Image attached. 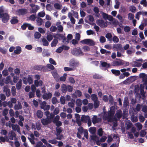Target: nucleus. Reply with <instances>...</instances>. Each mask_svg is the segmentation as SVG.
Instances as JSON below:
<instances>
[{"label":"nucleus","instance_id":"10","mask_svg":"<svg viewBox=\"0 0 147 147\" xmlns=\"http://www.w3.org/2000/svg\"><path fill=\"white\" fill-rule=\"evenodd\" d=\"M41 122L44 125H46L50 124L51 122V118L48 117L47 118H42L41 119Z\"/></svg>","mask_w":147,"mask_h":147},{"label":"nucleus","instance_id":"19","mask_svg":"<svg viewBox=\"0 0 147 147\" xmlns=\"http://www.w3.org/2000/svg\"><path fill=\"white\" fill-rule=\"evenodd\" d=\"M18 22L17 17L15 16L12 17V19L10 20L11 23L13 24H17Z\"/></svg>","mask_w":147,"mask_h":147},{"label":"nucleus","instance_id":"64","mask_svg":"<svg viewBox=\"0 0 147 147\" xmlns=\"http://www.w3.org/2000/svg\"><path fill=\"white\" fill-rule=\"evenodd\" d=\"M47 66L48 69H49L51 70H53L55 68L54 66L51 64H47Z\"/></svg>","mask_w":147,"mask_h":147},{"label":"nucleus","instance_id":"11","mask_svg":"<svg viewBox=\"0 0 147 147\" xmlns=\"http://www.w3.org/2000/svg\"><path fill=\"white\" fill-rule=\"evenodd\" d=\"M96 23L99 26L101 27H106L107 26V23L102 20H98L96 21Z\"/></svg>","mask_w":147,"mask_h":147},{"label":"nucleus","instance_id":"38","mask_svg":"<svg viewBox=\"0 0 147 147\" xmlns=\"http://www.w3.org/2000/svg\"><path fill=\"white\" fill-rule=\"evenodd\" d=\"M91 99L93 101H96L98 100V97L97 95L95 94H92L91 95Z\"/></svg>","mask_w":147,"mask_h":147},{"label":"nucleus","instance_id":"1","mask_svg":"<svg viewBox=\"0 0 147 147\" xmlns=\"http://www.w3.org/2000/svg\"><path fill=\"white\" fill-rule=\"evenodd\" d=\"M115 112V110L112 109V107H111L110 111L104 113L103 117V119L105 120H107L109 122L114 121H117V120L116 118L113 117Z\"/></svg>","mask_w":147,"mask_h":147},{"label":"nucleus","instance_id":"23","mask_svg":"<svg viewBox=\"0 0 147 147\" xmlns=\"http://www.w3.org/2000/svg\"><path fill=\"white\" fill-rule=\"evenodd\" d=\"M14 109L15 110H18L22 109V106L20 102L18 101L17 104L15 105Z\"/></svg>","mask_w":147,"mask_h":147},{"label":"nucleus","instance_id":"18","mask_svg":"<svg viewBox=\"0 0 147 147\" xmlns=\"http://www.w3.org/2000/svg\"><path fill=\"white\" fill-rule=\"evenodd\" d=\"M12 129L14 131H17L18 133H20V128L19 126L17 124L12 125Z\"/></svg>","mask_w":147,"mask_h":147},{"label":"nucleus","instance_id":"60","mask_svg":"<svg viewBox=\"0 0 147 147\" xmlns=\"http://www.w3.org/2000/svg\"><path fill=\"white\" fill-rule=\"evenodd\" d=\"M112 39L114 43L118 42L119 40L118 38L115 36H114L113 37V39Z\"/></svg>","mask_w":147,"mask_h":147},{"label":"nucleus","instance_id":"28","mask_svg":"<svg viewBox=\"0 0 147 147\" xmlns=\"http://www.w3.org/2000/svg\"><path fill=\"white\" fill-rule=\"evenodd\" d=\"M21 51V48L19 46L17 47L16 49L14 51V53L16 54H20Z\"/></svg>","mask_w":147,"mask_h":147},{"label":"nucleus","instance_id":"30","mask_svg":"<svg viewBox=\"0 0 147 147\" xmlns=\"http://www.w3.org/2000/svg\"><path fill=\"white\" fill-rule=\"evenodd\" d=\"M10 82H11V85H13V84H12V82L11 81L10 76H8L6 78L4 82L5 84H7Z\"/></svg>","mask_w":147,"mask_h":147},{"label":"nucleus","instance_id":"47","mask_svg":"<svg viewBox=\"0 0 147 147\" xmlns=\"http://www.w3.org/2000/svg\"><path fill=\"white\" fill-rule=\"evenodd\" d=\"M41 34L39 32H36L34 33V36L35 38L38 39L41 36Z\"/></svg>","mask_w":147,"mask_h":147},{"label":"nucleus","instance_id":"48","mask_svg":"<svg viewBox=\"0 0 147 147\" xmlns=\"http://www.w3.org/2000/svg\"><path fill=\"white\" fill-rule=\"evenodd\" d=\"M56 139L58 140H61L63 137L62 134H56Z\"/></svg>","mask_w":147,"mask_h":147},{"label":"nucleus","instance_id":"63","mask_svg":"<svg viewBox=\"0 0 147 147\" xmlns=\"http://www.w3.org/2000/svg\"><path fill=\"white\" fill-rule=\"evenodd\" d=\"M42 67V65H41L35 66L34 67V69L36 70H40L41 71Z\"/></svg>","mask_w":147,"mask_h":147},{"label":"nucleus","instance_id":"55","mask_svg":"<svg viewBox=\"0 0 147 147\" xmlns=\"http://www.w3.org/2000/svg\"><path fill=\"white\" fill-rule=\"evenodd\" d=\"M48 142L49 143L54 144H56L58 142V141L56 140L55 139L49 140Z\"/></svg>","mask_w":147,"mask_h":147},{"label":"nucleus","instance_id":"5","mask_svg":"<svg viewBox=\"0 0 147 147\" xmlns=\"http://www.w3.org/2000/svg\"><path fill=\"white\" fill-rule=\"evenodd\" d=\"M139 77L140 78H142L144 85L147 86V74L144 73H141L139 75Z\"/></svg>","mask_w":147,"mask_h":147},{"label":"nucleus","instance_id":"62","mask_svg":"<svg viewBox=\"0 0 147 147\" xmlns=\"http://www.w3.org/2000/svg\"><path fill=\"white\" fill-rule=\"evenodd\" d=\"M47 102L45 101H43L40 104V108L41 109H43L46 105Z\"/></svg>","mask_w":147,"mask_h":147},{"label":"nucleus","instance_id":"61","mask_svg":"<svg viewBox=\"0 0 147 147\" xmlns=\"http://www.w3.org/2000/svg\"><path fill=\"white\" fill-rule=\"evenodd\" d=\"M146 132L144 130H142L140 134V136L141 137H144L146 134Z\"/></svg>","mask_w":147,"mask_h":147},{"label":"nucleus","instance_id":"59","mask_svg":"<svg viewBox=\"0 0 147 147\" xmlns=\"http://www.w3.org/2000/svg\"><path fill=\"white\" fill-rule=\"evenodd\" d=\"M142 85H140V93L142 96H145V92H144V90L143 87H142L141 86Z\"/></svg>","mask_w":147,"mask_h":147},{"label":"nucleus","instance_id":"45","mask_svg":"<svg viewBox=\"0 0 147 147\" xmlns=\"http://www.w3.org/2000/svg\"><path fill=\"white\" fill-rule=\"evenodd\" d=\"M128 100L127 98H125L124 99L123 102V105L124 107H127L128 105Z\"/></svg>","mask_w":147,"mask_h":147},{"label":"nucleus","instance_id":"9","mask_svg":"<svg viewBox=\"0 0 147 147\" xmlns=\"http://www.w3.org/2000/svg\"><path fill=\"white\" fill-rule=\"evenodd\" d=\"M84 131L83 128L80 126L78 129V132L77 133V137L79 139H80L82 138L81 135L83 134V133Z\"/></svg>","mask_w":147,"mask_h":147},{"label":"nucleus","instance_id":"2","mask_svg":"<svg viewBox=\"0 0 147 147\" xmlns=\"http://www.w3.org/2000/svg\"><path fill=\"white\" fill-rule=\"evenodd\" d=\"M10 16L8 13L4 12L3 9H0V18L1 19L2 22L5 23L9 21Z\"/></svg>","mask_w":147,"mask_h":147},{"label":"nucleus","instance_id":"31","mask_svg":"<svg viewBox=\"0 0 147 147\" xmlns=\"http://www.w3.org/2000/svg\"><path fill=\"white\" fill-rule=\"evenodd\" d=\"M89 131L92 135L95 134L96 128L95 127H91L90 128Z\"/></svg>","mask_w":147,"mask_h":147},{"label":"nucleus","instance_id":"52","mask_svg":"<svg viewBox=\"0 0 147 147\" xmlns=\"http://www.w3.org/2000/svg\"><path fill=\"white\" fill-rule=\"evenodd\" d=\"M52 7L49 4H47L46 6V9L47 10L51 11L52 10Z\"/></svg>","mask_w":147,"mask_h":147},{"label":"nucleus","instance_id":"12","mask_svg":"<svg viewBox=\"0 0 147 147\" xmlns=\"http://www.w3.org/2000/svg\"><path fill=\"white\" fill-rule=\"evenodd\" d=\"M52 96V94L50 92H49L48 93L46 92L45 93L43 94L42 95V97L45 100H48L49 99L51 98Z\"/></svg>","mask_w":147,"mask_h":147},{"label":"nucleus","instance_id":"22","mask_svg":"<svg viewBox=\"0 0 147 147\" xmlns=\"http://www.w3.org/2000/svg\"><path fill=\"white\" fill-rule=\"evenodd\" d=\"M61 90L63 93H65L67 91V86L65 84H63L61 87Z\"/></svg>","mask_w":147,"mask_h":147},{"label":"nucleus","instance_id":"53","mask_svg":"<svg viewBox=\"0 0 147 147\" xmlns=\"http://www.w3.org/2000/svg\"><path fill=\"white\" fill-rule=\"evenodd\" d=\"M41 71H43L44 72H46L48 71V69H47V66H43L42 65V67H41Z\"/></svg>","mask_w":147,"mask_h":147},{"label":"nucleus","instance_id":"56","mask_svg":"<svg viewBox=\"0 0 147 147\" xmlns=\"http://www.w3.org/2000/svg\"><path fill=\"white\" fill-rule=\"evenodd\" d=\"M73 90V88L72 86L70 85L67 86V91L68 92H71Z\"/></svg>","mask_w":147,"mask_h":147},{"label":"nucleus","instance_id":"51","mask_svg":"<svg viewBox=\"0 0 147 147\" xmlns=\"http://www.w3.org/2000/svg\"><path fill=\"white\" fill-rule=\"evenodd\" d=\"M142 107V105L140 104H138L137 105L135 109L138 112H139L140 109Z\"/></svg>","mask_w":147,"mask_h":147},{"label":"nucleus","instance_id":"43","mask_svg":"<svg viewBox=\"0 0 147 147\" xmlns=\"http://www.w3.org/2000/svg\"><path fill=\"white\" fill-rule=\"evenodd\" d=\"M11 92L13 96H14L16 95V88L15 86H13L12 87Z\"/></svg>","mask_w":147,"mask_h":147},{"label":"nucleus","instance_id":"3","mask_svg":"<svg viewBox=\"0 0 147 147\" xmlns=\"http://www.w3.org/2000/svg\"><path fill=\"white\" fill-rule=\"evenodd\" d=\"M32 75H28V78L24 77L23 78L22 80L23 83L25 84H27L28 82L29 84H31L33 83V79Z\"/></svg>","mask_w":147,"mask_h":147},{"label":"nucleus","instance_id":"39","mask_svg":"<svg viewBox=\"0 0 147 147\" xmlns=\"http://www.w3.org/2000/svg\"><path fill=\"white\" fill-rule=\"evenodd\" d=\"M129 47V45L127 44L125 45L123 48L122 47L121 52L124 53L125 52V50L128 49Z\"/></svg>","mask_w":147,"mask_h":147},{"label":"nucleus","instance_id":"49","mask_svg":"<svg viewBox=\"0 0 147 147\" xmlns=\"http://www.w3.org/2000/svg\"><path fill=\"white\" fill-rule=\"evenodd\" d=\"M36 17L35 15L32 14L31 15L29 18L28 19L29 20L34 21L36 18Z\"/></svg>","mask_w":147,"mask_h":147},{"label":"nucleus","instance_id":"50","mask_svg":"<svg viewBox=\"0 0 147 147\" xmlns=\"http://www.w3.org/2000/svg\"><path fill=\"white\" fill-rule=\"evenodd\" d=\"M56 134H61L62 131V128L61 127H57L56 128Z\"/></svg>","mask_w":147,"mask_h":147},{"label":"nucleus","instance_id":"24","mask_svg":"<svg viewBox=\"0 0 147 147\" xmlns=\"http://www.w3.org/2000/svg\"><path fill=\"white\" fill-rule=\"evenodd\" d=\"M22 86V80L20 79L16 84V88L18 90L20 89Z\"/></svg>","mask_w":147,"mask_h":147},{"label":"nucleus","instance_id":"33","mask_svg":"<svg viewBox=\"0 0 147 147\" xmlns=\"http://www.w3.org/2000/svg\"><path fill=\"white\" fill-rule=\"evenodd\" d=\"M93 78L94 79H100L102 78V77L98 74H95L93 76Z\"/></svg>","mask_w":147,"mask_h":147},{"label":"nucleus","instance_id":"35","mask_svg":"<svg viewBox=\"0 0 147 147\" xmlns=\"http://www.w3.org/2000/svg\"><path fill=\"white\" fill-rule=\"evenodd\" d=\"M111 42L112 40V39L111 38L112 35L111 33H107L105 36Z\"/></svg>","mask_w":147,"mask_h":147},{"label":"nucleus","instance_id":"42","mask_svg":"<svg viewBox=\"0 0 147 147\" xmlns=\"http://www.w3.org/2000/svg\"><path fill=\"white\" fill-rule=\"evenodd\" d=\"M94 108L95 109L98 108L99 105V101L98 100H97L96 101H94Z\"/></svg>","mask_w":147,"mask_h":147},{"label":"nucleus","instance_id":"4","mask_svg":"<svg viewBox=\"0 0 147 147\" xmlns=\"http://www.w3.org/2000/svg\"><path fill=\"white\" fill-rule=\"evenodd\" d=\"M79 63L78 61H76L74 59H71L69 61V66L71 68H73L74 70L76 68L78 67L79 65Z\"/></svg>","mask_w":147,"mask_h":147},{"label":"nucleus","instance_id":"8","mask_svg":"<svg viewBox=\"0 0 147 147\" xmlns=\"http://www.w3.org/2000/svg\"><path fill=\"white\" fill-rule=\"evenodd\" d=\"M82 44H85L90 46H93L94 45V42L91 39H85L81 41Z\"/></svg>","mask_w":147,"mask_h":147},{"label":"nucleus","instance_id":"54","mask_svg":"<svg viewBox=\"0 0 147 147\" xmlns=\"http://www.w3.org/2000/svg\"><path fill=\"white\" fill-rule=\"evenodd\" d=\"M86 33L88 35H89L91 34H95V32L93 30H90L86 31Z\"/></svg>","mask_w":147,"mask_h":147},{"label":"nucleus","instance_id":"34","mask_svg":"<svg viewBox=\"0 0 147 147\" xmlns=\"http://www.w3.org/2000/svg\"><path fill=\"white\" fill-rule=\"evenodd\" d=\"M36 21L38 26H40L42 24V19L39 17L37 18Z\"/></svg>","mask_w":147,"mask_h":147},{"label":"nucleus","instance_id":"14","mask_svg":"<svg viewBox=\"0 0 147 147\" xmlns=\"http://www.w3.org/2000/svg\"><path fill=\"white\" fill-rule=\"evenodd\" d=\"M113 48L116 51L120 50L121 52L122 49V45L121 44H114L113 45Z\"/></svg>","mask_w":147,"mask_h":147},{"label":"nucleus","instance_id":"46","mask_svg":"<svg viewBox=\"0 0 147 147\" xmlns=\"http://www.w3.org/2000/svg\"><path fill=\"white\" fill-rule=\"evenodd\" d=\"M84 136L86 138V139H88L89 138L88 132L87 129H85L84 131Z\"/></svg>","mask_w":147,"mask_h":147},{"label":"nucleus","instance_id":"40","mask_svg":"<svg viewBox=\"0 0 147 147\" xmlns=\"http://www.w3.org/2000/svg\"><path fill=\"white\" fill-rule=\"evenodd\" d=\"M103 131L102 128H100L98 130L97 134L99 136L101 137L103 134Z\"/></svg>","mask_w":147,"mask_h":147},{"label":"nucleus","instance_id":"58","mask_svg":"<svg viewBox=\"0 0 147 147\" xmlns=\"http://www.w3.org/2000/svg\"><path fill=\"white\" fill-rule=\"evenodd\" d=\"M76 104L77 106L81 107L82 105L81 100L80 99H77L76 101Z\"/></svg>","mask_w":147,"mask_h":147},{"label":"nucleus","instance_id":"32","mask_svg":"<svg viewBox=\"0 0 147 147\" xmlns=\"http://www.w3.org/2000/svg\"><path fill=\"white\" fill-rule=\"evenodd\" d=\"M58 42V40L57 39H54L51 43L52 47H55Z\"/></svg>","mask_w":147,"mask_h":147},{"label":"nucleus","instance_id":"36","mask_svg":"<svg viewBox=\"0 0 147 147\" xmlns=\"http://www.w3.org/2000/svg\"><path fill=\"white\" fill-rule=\"evenodd\" d=\"M42 41L43 43V46H48L49 45V43L45 38H42Z\"/></svg>","mask_w":147,"mask_h":147},{"label":"nucleus","instance_id":"13","mask_svg":"<svg viewBox=\"0 0 147 147\" xmlns=\"http://www.w3.org/2000/svg\"><path fill=\"white\" fill-rule=\"evenodd\" d=\"M72 53L73 55L78 56L80 54H83L81 50L80 49H74L72 51Z\"/></svg>","mask_w":147,"mask_h":147},{"label":"nucleus","instance_id":"7","mask_svg":"<svg viewBox=\"0 0 147 147\" xmlns=\"http://www.w3.org/2000/svg\"><path fill=\"white\" fill-rule=\"evenodd\" d=\"M27 12V9L24 8H22L18 9L16 11V14L19 16H24L26 14Z\"/></svg>","mask_w":147,"mask_h":147},{"label":"nucleus","instance_id":"16","mask_svg":"<svg viewBox=\"0 0 147 147\" xmlns=\"http://www.w3.org/2000/svg\"><path fill=\"white\" fill-rule=\"evenodd\" d=\"M99 137L96 136V134L90 135V141H92L94 143H95L96 140L98 139Z\"/></svg>","mask_w":147,"mask_h":147},{"label":"nucleus","instance_id":"15","mask_svg":"<svg viewBox=\"0 0 147 147\" xmlns=\"http://www.w3.org/2000/svg\"><path fill=\"white\" fill-rule=\"evenodd\" d=\"M3 92L5 93V94L7 97H9L10 95V90L7 86H4Z\"/></svg>","mask_w":147,"mask_h":147},{"label":"nucleus","instance_id":"41","mask_svg":"<svg viewBox=\"0 0 147 147\" xmlns=\"http://www.w3.org/2000/svg\"><path fill=\"white\" fill-rule=\"evenodd\" d=\"M35 147H46V146L43 145V144L40 141L37 142Z\"/></svg>","mask_w":147,"mask_h":147},{"label":"nucleus","instance_id":"20","mask_svg":"<svg viewBox=\"0 0 147 147\" xmlns=\"http://www.w3.org/2000/svg\"><path fill=\"white\" fill-rule=\"evenodd\" d=\"M122 112L121 109L118 110L115 114V116L118 119H120L122 117Z\"/></svg>","mask_w":147,"mask_h":147},{"label":"nucleus","instance_id":"21","mask_svg":"<svg viewBox=\"0 0 147 147\" xmlns=\"http://www.w3.org/2000/svg\"><path fill=\"white\" fill-rule=\"evenodd\" d=\"M111 71L113 74L116 76H119L120 74V71L119 70L112 69L111 70Z\"/></svg>","mask_w":147,"mask_h":147},{"label":"nucleus","instance_id":"44","mask_svg":"<svg viewBox=\"0 0 147 147\" xmlns=\"http://www.w3.org/2000/svg\"><path fill=\"white\" fill-rule=\"evenodd\" d=\"M115 4L114 5V8L115 9H118L119 7L120 3L119 2L118 0H115Z\"/></svg>","mask_w":147,"mask_h":147},{"label":"nucleus","instance_id":"29","mask_svg":"<svg viewBox=\"0 0 147 147\" xmlns=\"http://www.w3.org/2000/svg\"><path fill=\"white\" fill-rule=\"evenodd\" d=\"M101 65L102 67H105L107 68H109L110 66V64L108 63L105 61L102 62Z\"/></svg>","mask_w":147,"mask_h":147},{"label":"nucleus","instance_id":"57","mask_svg":"<svg viewBox=\"0 0 147 147\" xmlns=\"http://www.w3.org/2000/svg\"><path fill=\"white\" fill-rule=\"evenodd\" d=\"M75 93L76 95L78 97H80L82 96V93L80 90H77L76 91Z\"/></svg>","mask_w":147,"mask_h":147},{"label":"nucleus","instance_id":"25","mask_svg":"<svg viewBox=\"0 0 147 147\" xmlns=\"http://www.w3.org/2000/svg\"><path fill=\"white\" fill-rule=\"evenodd\" d=\"M124 64V63L122 61H114L113 63V66L122 65Z\"/></svg>","mask_w":147,"mask_h":147},{"label":"nucleus","instance_id":"17","mask_svg":"<svg viewBox=\"0 0 147 147\" xmlns=\"http://www.w3.org/2000/svg\"><path fill=\"white\" fill-rule=\"evenodd\" d=\"M90 117L88 115L85 116L84 115H82L81 119V121L83 122L86 123L88 121Z\"/></svg>","mask_w":147,"mask_h":147},{"label":"nucleus","instance_id":"26","mask_svg":"<svg viewBox=\"0 0 147 147\" xmlns=\"http://www.w3.org/2000/svg\"><path fill=\"white\" fill-rule=\"evenodd\" d=\"M99 118H97L96 115L94 116L92 118V121L93 123L94 124H95L99 122Z\"/></svg>","mask_w":147,"mask_h":147},{"label":"nucleus","instance_id":"27","mask_svg":"<svg viewBox=\"0 0 147 147\" xmlns=\"http://www.w3.org/2000/svg\"><path fill=\"white\" fill-rule=\"evenodd\" d=\"M36 115L38 118H41L43 116V112L40 110H38L36 112Z\"/></svg>","mask_w":147,"mask_h":147},{"label":"nucleus","instance_id":"37","mask_svg":"<svg viewBox=\"0 0 147 147\" xmlns=\"http://www.w3.org/2000/svg\"><path fill=\"white\" fill-rule=\"evenodd\" d=\"M67 76V74L65 73L63 74V76H61L60 78V80L61 81L64 82L65 81L66 79V77Z\"/></svg>","mask_w":147,"mask_h":147},{"label":"nucleus","instance_id":"6","mask_svg":"<svg viewBox=\"0 0 147 147\" xmlns=\"http://www.w3.org/2000/svg\"><path fill=\"white\" fill-rule=\"evenodd\" d=\"M30 5L31 7L30 9V12L31 13H36L39 8L38 5H35L33 3L30 4Z\"/></svg>","mask_w":147,"mask_h":147}]
</instances>
